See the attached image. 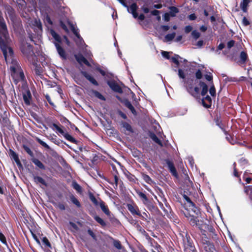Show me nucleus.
I'll return each mask as SVG.
<instances>
[{
  "mask_svg": "<svg viewBox=\"0 0 252 252\" xmlns=\"http://www.w3.org/2000/svg\"><path fill=\"white\" fill-rule=\"evenodd\" d=\"M82 73L83 76L93 85L96 86H98L99 84L96 80L87 72L83 71L82 72Z\"/></svg>",
  "mask_w": 252,
  "mask_h": 252,
  "instance_id": "24",
  "label": "nucleus"
},
{
  "mask_svg": "<svg viewBox=\"0 0 252 252\" xmlns=\"http://www.w3.org/2000/svg\"><path fill=\"white\" fill-rule=\"evenodd\" d=\"M180 58V56L178 55H176L174 57H172L171 59L172 62H173L177 65H179L180 64L178 59Z\"/></svg>",
  "mask_w": 252,
  "mask_h": 252,
  "instance_id": "57",
  "label": "nucleus"
},
{
  "mask_svg": "<svg viewBox=\"0 0 252 252\" xmlns=\"http://www.w3.org/2000/svg\"><path fill=\"white\" fill-rule=\"evenodd\" d=\"M36 140L39 144H40L41 145H42L43 147H44L46 149H48V150L50 149V146L47 143H46L45 142H44L43 141L41 140L40 138H37Z\"/></svg>",
  "mask_w": 252,
  "mask_h": 252,
  "instance_id": "50",
  "label": "nucleus"
},
{
  "mask_svg": "<svg viewBox=\"0 0 252 252\" xmlns=\"http://www.w3.org/2000/svg\"><path fill=\"white\" fill-rule=\"evenodd\" d=\"M0 48L3 55L6 56L7 40L9 38V34L6 25L2 16V13H0Z\"/></svg>",
  "mask_w": 252,
  "mask_h": 252,
  "instance_id": "2",
  "label": "nucleus"
},
{
  "mask_svg": "<svg viewBox=\"0 0 252 252\" xmlns=\"http://www.w3.org/2000/svg\"><path fill=\"white\" fill-rule=\"evenodd\" d=\"M69 199L71 202L74 205H75L77 207L80 208L81 207L80 202L74 195L71 194L69 196Z\"/></svg>",
  "mask_w": 252,
  "mask_h": 252,
  "instance_id": "36",
  "label": "nucleus"
},
{
  "mask_svg": "<svg viewBox=\"0 0 252 252\" xmlns=\"http://www.w3.org/2000/svg\"><path fill=\"white\" fill-rule=\"evenodd\" d=\"M183 213L185 217H186L187 218H188V220H189L191 218V216H192L193 215V214H192L190 211H189L187 209L185 212L183 211Z\"/></svg>",
  "mask_w": 252,
  "mask_h": 252,
  "instance_id": "61",
  "label": "nucleus"
},
{
  "mask_svg": "<svg viewBox=\"0 0 252 252\" xmlns=\"http://www.w3.org/2000/svg\"><path fill=\"white\" fill-rule=\"evenodd\" d=\"M113 245L118 250H121L122 249V246L121 244L120 241L119 240H113Z\"/></svg>",
  "mask_w": 252,
  "mask_h": 252,
  "instance_id": "56",
  "label": "nucleus"
},
{
  "mask_svg": "<svg viewBox=\"0 0 252 252\" xmlns=\"http://www.w3.org/2000/svg\"><path fill=\"white\" fill-rule=\"evenodd\" d=\"M11 74L15 84H17L19 82H26L25 74L22 68L19 69V70L16 71L15 72L11 71Z\"/></svg>",
  "mask_w": 252,
  "mask_h": 252,
  "instance_id": "7",
  "label": "nucleus"
},
{
  "mask_svg": "<svg viewBox=\"0 0 252 252\" xmlns=\"http://www.w3.org/2000/svg\"><path fill=\"white\" fill-rule=\"evenodd\" d=\"M75 58L79 64L84 63L88 66H91L90 63L81 54L75 55Z\"/></svg>",
  "mask_w": 252,
  "mask_h": 252,
  "instance_id": "15",
  "label": "nucleus"
},
{
  "mask_svg": "<svg viewBox=\"0 0 252 252\" xmlns=\"http://www.w3.org/2000/svg\"><path fill=\"white\" fill-rule=\"evenodd\" d=\"M210 241L208 240V238L207 236H203L201 239V243L203 245L206 244L207 243H209Z\"/></svg>",
  "mask_w": 252,
  "mask_h": 252,
  "instance_id": "64",
  "label": "nucleus"
},
{
  "mask_svg": "<svg viewBox=\"0 0 252 252\" xmlns=\"http://www.w3.org/2000/svg\"><path fill=\"white\" fill-rule=\"evenodd\" d=\"M183 198L189 204V209H191V212L196 215H198L200 213V210L198 207H197L195 204L191 200L190 198L186 194L183 195Z\"/></svg>",
  "mask_w": 252,
  "mask_h": 252,
  "instance_id": "9",
  "label": "nucleus"
},
{
  "mask_svg": "<svg viewBox=\"0 0 252 252\" xmlns=\"http://www.w3.org/2000/svg\"><path fill=\"white\" fill-rule=\"evenodd\" d=\"M137 195L140 197L142 203L147 207L150 210H155L156 207L154 205L152 201L149 199L147 195L140 190L136 191Z\"/></svg>",
  "mask_w": 252,
  "mask_h": 252,
  "instance_id": "5",
  "label": "nucleus"
},
{
  "mask_svg": "<svg viewBox=\"0 0 252 252\" xmlns=\"http://www.w3.org/2000/svg\"><path fill=\"white\" fill-rule=\"evenodd\" d=\"M50 140L52 142L57 145H59L61 143L63 142L62 140L59 139H57V137L55 135H54V137H52Z\"/></svg>",
  "mask_w": 252,
  "mask_h": 252,
  "instance_id": "53",
  "label": "nucleus"
},
{
  "mask_svg": "<svg viewBox=\"0 0 252 252\" xmlns=\"http://www.w3.org/2000/svg\"><path fill=\"white\" fill-rule=\"evenodd\" d=\"M214 121L216 123V125L218 126L222 130L223 132L226 130L224 128V126L220 120V116H217V117L214 119Z\"/></svg>",
  "mask_w": 252,
  "mask_h": 252,
  "instance_id": "34",
  "label": "nucleus"
},
{
  "mask_svg": "<svg viewBox=\"0 0 252 252\" xmlns=\"http://www.w3.org/2000/svg\"><path fill=\"white\" fill-rule=\"evenodd\" d=\"M31 161L39 169L41 170H45L46 169L45 166L43 163L37 158H33L31 159Z\"/></svg>",
  "mask_w": 252,
  "mask_h": 252,
  "instance_id": "29",
  "label": "nucleus"
},
{
  "mask_svg": "<svg viewBox=\"0 0 252 252\" xmlns=\"http://www.w3.org/2000/svg\"><path fill=\"white\" fill-rule=\"evenodd\" d=\"M244 191L246 196H247L250 201L252 200V186H244Z\"/></svg>",
  "mask_w": 252,
  "mask_h": 252,
  "instance_id": "25",
  "label": "nucleus"
},
{
  "mask_svg": "<svg viewBox=\"0 0 252 252\" xmlns=\"http://www.w3.org/2000/svg\"><path fill=\"white\" fill-rule=\"evenodd\" d=\"M170 11L168 13L171 17H174L176 16V14L179 12V9L175 6H170L169 7Z\"/></svg>",
  "mask_w": 252,
  "mask_h": 252,
  "instance_id": "40",
  "label": "nucleus"
},
{
  "mask_svg": "<svg viewBox=\"0 0 252 252\" xmlns=\"http://www.w3.org/2000/svg\"><path fill=\"white\" fill-rule=\"evenodd\" d=\"M33 179L34 182L37 184L40 183L46 187L48 186V184L45 180L40 176L33 175Z\"/></svg>",
  "mask_w": 252,
  "mask_h": 252,
  "instance_id": "27",
  "label": "nucleus"
},
{
  "mask_svg": "<svg viewBox=\"0 0 252 252\" xmlns=\"http://www.w3.org/2000/svg\"><path fill=\"white\" fill-rule=\"evenodd\" d=\"M71 30L72 32L74 33V34L78 38L80 39L81 38L78 30L75 29L74 26L71 24L70 26Z\"/></svg>",
  "mask_w": 252,
  "mask_h": 252,
  "instance_id": "52",
  "label": "nucleus"
},
{
  "mask_svg": "<svg viewBox=\"0 0 252 252\" xmlns=\"http://www.w3.org/2000/svg\"><path fill=\"white\" fill-rule=\"evenodd\" d=\"M250 1V0H243L241 2L240 7L244 12H247V7Z\"/></svg>",
  "mask_w": 252,
  "mask_h": 252,
  "instance_id": "37",
  "label": "nucleus"
},
{
  "mask_svg": "<svg viewBox=\"0 0 252 252\" xmlns=\"http://www.w3.org/2000/svg\"><path fill=\"white\" fill-rule=\"evenodd\" d=\"M107 85L115 92L122 94L123 91L121 87L114 80L107 81Z\"/></svg>",
  "mask_w": 252,
  "mask_h": 252,
  "instance_id": "10",
  "label": "nucleus"
},
{
  "mask_svg": "<svg viewBox=\"0 0 252 252\" xmlns=\"http://www.w3.org/2000/svg\"><path fill=\"white\" fill-rule=\"evenodd\" d=\"M11 65L10 66V69L11 72H15L16 71L19 70V69L21 68V65H20L18 62L14 59H11Z\"/></svg>",
  "mask_w": 252,
  "mask_h": 252,
  "instance_id": "17",
  "label": "nucleus"
},
{
  "mask_svg": "<svg viewBox=\"0 0 252 252\" xmlns=\"http://www.w3.org/2000/svg\"><path fill=\"white\" fill-rule=\"evenodd\" d=\"M191 35L195 40L197 39L200 36V33L196 30H194L191 32Z\"/></svg>",
  "mask_w": 252,
  "mask_h": 252,
  "instance_id": "59",
  "label": "nucleus"
},
{
  "mask_svg": "<svg viewBox=\"0 0 252 252\" xmlns=\"http://www.w3.org/2000/svg\"><path fill=\"white\" fill-rule=\"evenodd\" d=\"M31 99L32 94L30 91L28 89L26 91V93L23 94V99L25 103L27 105H30Z\"/></svg>",
  "mask_w": 252,
  "mask_h": 252,
  "instance_id": "22",
  "label": "nucleus"
},
{
  "mask_svg": "<svg viewBox=\"0 0 252 252\" xmlns=\"http://www.w3.org/2000/svg\"><path fill=\"white\" fill-rule=\"evenodd\" d=\"M33 26L35 27L34 31L38 34L42 32V24L39 20H35L34 21Z\"/></svg>",
  "mask_w": 252,
  "mask_h": 252,
  "instance_id": "23",
  "label": "nucleus"
},
{
  "mask_svg": "<svg viewBox=\"0 0 252 252\" xmlns=\"http://www.w3.org/2000/svg\"><path fill=\"white\" fill-rule=\"evenodd\" d=\"M37 59H36L35 63H31L33 64L35 66L34 71V72H35V74H36V75L40 76V75H42V68H41V66H40V65H38L37 64Z\"/></svg>",
  "mask_w": 252,
  "mask_h": 252,
  "instance_id": "33",
  "label": "nucleus"
},
{
  "mask_svg": "<svg viewBox=\"0 0 252 252\" xmlns=\"http://www.w3.org/2000/svg\"><path fill=\"white\" fill-rule=\"evenodd\" d=\"M189 223L192 226H199L201 224L199 223L200 221L198 218V217L194 216H191V218L188 220Z\"/></svg>",
  "mask_w": 252,
  "mask_h": 252,
  "instance_id": "26",
  "label": "nucleus"
},
{
  "mask_svg": "<svg viewBox=\"0 0 252 252\" xmlns=\"http://www.w3.org/2000/svg\"><path fill=\"white\" fill-rule=\"evenodd\" d=\"M124 104L126 107L130 110L134 116L137 115V114L136 110L129 100L126 99L124 102Z\"/></svg>",
  "mask_w": 252,
  "mask_h": 252,
  "instance_id": "31",
  "label": "nucleus"
},
{
  "mask_svg": "<svg viewBox=\"0 0 252 252\" xmlns=\"http://www.w3.org/2000/svg\"><path fill=\"white\" fill-rule=\"evenodd\" d=\"M203 226H204V228L206 229V232L208 231L210 233V236L212 237V238L214 239L216 238L217 234L216 233V230L213 226L205 223H203Z\"/></svg>",
  "mask_w": 252,
  "mask_h": 252,
  "instance_id": "13",
  "label": "nucleus"
},
{
  "mask_svg": "<svg viewBox=\"0 0 252 252\" xmlns=\"http://www.w3.org/2000/svg\"><path fill=\"white\" fill-rule=\"evenodd\" d=\"M51 34L55 40L57 42V43L60 44V43L62 42L61 36L53 30L51 31Z\"/></svg>",
  "mask_w": 252,
  "mask_h": 252,
  "instance_id": "38",
  "label": "nucleus"
},
{
  "mask_svg": "<svg viewBox=\"0 0 252 252\" xmlns=\"http://www.w3.org/2000/svg\"><path fill=\"white\" fill-rule=\"evenodd\" d=\"M149 136L155 143L161 147L163 146L162 141L157 137L155 133L153 132H150Z\"/></svg>",
  "mask_w": 252,
  "mask_h": 252,
  "instance_id": "32",
  "label": "nucleus"
},
{
  "mask_svg": "<svg viewBox=\"0 0 252 252\" xmlns=\"http://www.w3.org/2000/svg\"><path fill=\"white\" fill-rule=\"evenodd\" d=\"M134 221V226L136 229L140 232L141 234L146 236L147 239L150 240H153L150 237L148 233L142 228V227L139 224L137 220H133Z\"/></svg>",
  "mask_w": 252,
  "mask_h": 252,
  "instance_id": "14",
  "label": "nucleus"
},
{
  "mask_svg": "<svg viewBox=\"0 0 252 252\" xmlns=\"http://www.w3.org/2000/svg\"><path fill=\"white\" fill-rule=\"evenodd\" d=\"M165 162L168 166L170 172L172 174V175H173L175 177H177L178 174L173 162L168 159H165Z\"/></svg>",
  "mask_w": 252,
  "mask_h": 252,
  "instance_id": "12",
  "label": "nucleus"
},
{
  "mask_svg": "<svg viewBox=\"0 0 252 252\" xmlns=\"http://www.w3.org/2000/svg\"><path fill=\"white\" fill-rule=\"evenodd\" d=\"M198 228L200 230L201 233L203 236H207L206 235V230L204 228V226H203V223L201 224Z\"/></svg>",
  "mask_w": 252,
  "mask_h": 252,
  "instance_id": "62",
  "label": "nucleus"
},
{
  "mask_svg": "<svg viewBox=\"0 0 252 252\" xmlns=\"http://www.w3.org/2000/svg\"><path fill=\"white\" fill-rule=\"evenodd\" d=\"M72 187L78 192L81 193L82 192V187L76 182H73Z\"/></svg>",
  "mask_w": 252,
  "mask_h": 252,
  "instance_id": "46",
  "label": "nucleus"
},
{
  "mask_svg": "<svg viewBox=\"0 0 252 252\" xmlns=\"http://www.w3.org/2000/svg\"><path fill=\"white\" fill-rule=\"evenodd\" d=\"M166 215L171 221L176 223H179V219H178L177 216L175 215L173 212H170L169 213H167Z\"/></svg>",
  "mask_w": 252,
  "mask_h": 252,
  "instance_id": "35",
  "label": "nucleus"
},
{
  "mask_svg": "<svg viewBox=\"0 0 252 252\" xmlns=\"http://www.w3.org/2000/svg\"><path fill=\"white\" fill-rule=\"evenodd\" d=\"M99 199H100V202H99V204L98 205H99V206L101 208V209L103 212V213H105V214L106 215H107V216H110L111 212H110L109 208H108V206L105 205V202L103 200H102L100 198H99Z\"/></svg>",
  "mask_w": 252,
  "mask_h": 252,
  "instance_id": "19",
  "label": "nucleus"
},
{
  "mask_svg": "<svg viewBox=\"0 0 252 252\" xmlns=\"http://www.w3.org/2000/svg\"><path fill=\"white\" fill-rule=\"evenodd\" d=\"M202 105L206 108H210L212 105V98L210 96L207 95L205 97H203L202 99Z\"/></svg>",
  "mask_w": 252,
  "mask_h": 252,
  "instance_id": "18",
  "label": "nucleus"
},
{
  "mask_svg": "<svg viewBox=\"0 0 252 252\" xmlns=\"http://www.w3.org/2000/svg\"><path fill=\"white\" fill-rule=\"evenodd\" d=\"M126 207L133 216H138L144 220V218L141 215L139 208L135 203L132 202V203H128L126 204Z\"/></svg>",
  "mask_w": 252,
  "mask_h": 252,
  "instance_id": "8",
  "label": "nucleus"
},
{
  "mask_svg": "<svg viewBox=\"0 0 252 252\" xmlns=\"http://www.w3.org/2000/svg\"><path fill=\"white\" fill-rule=\"evenodd\" d=\"M94 220L99 223L102 226H105L106 225V223L105 222V221L102 219L101 218H100L98 216H95L94 217Z\"/></svg>",
  "mask_w": 252,
  "mask_h": 252,
  "instance_id": "45",
  "label": "nucleus"
},
{
  "mask_svg": "<svg viewBox=\"0 0 252 252\" xmlns=\"http://www.w3.org/2000/svg\"><path fill=\"white\" fill-rule=\"evenodd\" d=\"M176 33L173 32L171 33L167 34L165 36V39L167 41H172L175 37Z\"/></svg>",
  "mask_w": 252,
  "mask_h": 252,
  "instance_id": "51",
  "label": "nucleus"
},
{
  "mask_svg": "<svg viewBox=\"0 0 252 252\" xmlns=\"http://www.w3.org/2000/svg\"><path fill=\"white\" fill-rule=\"evenodd\" d=\"M211 85H212L209 89V93L212 96H216V89L214 85V84Z\"/></svg>",
  "mask_w": 252,
  "mask_h": 252,
  "instance_id": "58",
  "label": "nucleus"
},
{
  "mask_svg": "<svg viewBox=\"0 0 252 252\" xmlns=\"http://www.w3.org/2000/svg\"><path fill=\"white\" fill-rule=\"evenodd\" d=\"M20 49L23 55L27 59L30 63H35L36 59H37V57L34 53L32 45L27 41H23L21 43Z\"/></svg>",
  "mask_w": 252,
  "mask_h": 252,
  "instance_id": "3",
  "label": "nucleus"
},
{
  "mask_svg": "<svg viewBox=\"0 0 252 252\" xmlns=\"http://www.w3.org/2000/svg\"><path fill=\"white\" fill-rule=\"evenodd\" d=\"M142 179L144 180V181L146 182L147 184L149 185H152V184L154 183V181L152 180L151 177L146 174H145L144 173H142Z\"/></svg>",
  "mask_w": 252,
  "mask_h": 252,
  "instance_id": "41",
  "label": "nucleus"
},
{
  "mask_svg": "<svg viewBox=\"0 0 252 252\" xmlns=\"http://www.w3.org/2000/svg\"><path fill=\"white\" fill-rule=\"evenodd\" d=\"M202 246L204 250L206 252H214L215 249L214 244L210 242L203 245Z\"/></svg>",
  "mask_w": 252,
  "mask_h": 252,
  "instance_id": "30",
  "label": "nucleus"
},
{
  "mask_svg": "<svg viewBox=\"0 0 252 252\" xmlns=\"http://www.w3.org/2000/svg\"><path fill=\"white\" fill-rule=\"evenodd\" d=\"M239 58L240 59L238 63L240 64H245L248 59V56L247 53L245 51H242L240 53Z\"/></svg>",
  "mask_w": 252,
  "mask_h": 252,
  "instance_id": "28",
  "label": "nucleus"
},
{
  "mask_svg": "<svg viewBox=\"0 0 252 252\" xmlns=\"http://www.w3.org/2000/svg\"><path fill=\"white\" fill-rule=\"evenodd\" d=\"M204 77L207 81L210 82L211 84H213V77L211 73L209 72V74H205Z\"/></svg>",
  "mask_w": 252,
  "mask_h": 252,
  "instance_id": "54",
  "label": "nucleus"
},
{
  "mask_svg": "<svg viewBox=\"0 0 252 252\" xmlns=\"http://www.w3.org/2000/svg\"><path fill=\"white\" fill-rule=\"evenodd\" d=\"M89 198L91 200V201L93 203V204L95 206H97L98 205L99 203L98 202V201L96 199V198L95 197V196H94V194L92 192H89Z\"/></svg>",
  "mask_w": 252,
  "mask_h": 252,
  "instance_id": "42",
  "label": "nucleus"
},
{
  "mask_svg": "<svg viewBox=\"0 0 252 252\" xmlns=\"http://www.w3.org/2000/svg\"><path fill=\"white\" fill-rule=\"evenodd\" d=\"M9 155L10 158L13 159L19 168H22L23 166L19 158L18 155L12 149L9 150Z\"/></svg>",
  "mask_w": 252,
  "mask_h": 252,
  "instance_id": "11",
  "label": "nucleus"
},
{
  "mask_svg": "<svg viewBox=\"0 0 252 252\" xmlns=\"http://www.w3.org/2000/svg\"><path fill=\"white\" fill-rule=\"evenodd\" d=\"M23 148L24 149V150L31 157L34 158V154L32 151L31 150V149L27 145H23L22 146Z\"/></svg>",
  "mask_w": 252,
  "mask_h": 252,
  "instance_id": "47",
  "label": "nucleus"
},
{
  "mask_svg": "<svg viewBox=\"0 0 252 252\" xmlns=\"http://www.w3.org/2000/svg\"><path fill=\"white\" fill-rule=\"evenodd\" d=\"M122 126L123 127L125 128V129L130 132H133V129L132 128L130 124L126 122H122Z\"/></svg>",
  "mask_w": 252,
  "mask_h": 252,
  "instance_id": "44",
  "label": "nucleus"
},
{
  "mask_svg": "<svg viewBox=\"0 0 252 252\" xmlns=\"http://www.w3.org/2000/svg\"><path fill=\"white\" fill-rule=\"evenodd\" d=\"M5 11L11 20H14L15 19V11L11 6L9 5H6L5 7Z\"/></svg>",
  "mask_w": 252,
  "mask_h": 252,
  "instance_id": "16",
  "label": "nucleus"
},
{
  "mask_svg": "<svg viewBox=\"0 0 252 252\" xmlns=\"http://www.w3.org/2000/svg\"><path fill=\"white\" fill-rule=\"evenodd\" d=\"M5 60L6 63L8 62V60L10 58V59H12L14 56V52L12 48L8 46V41H7V48H6V56H5L3 55Z\"/></svg>",
  "mask_w": 252,
  "mask_h": 252,
  "instance_id": "21",
  "label": "nucleus"
},
{
  "mask_svg": "<svg viewBox=\"0 0 252 252\" xmlns=\"http://www.w3.org/2000/svg\"><path fill=\"white\" fill-rule=\"evenodd\" d=\"M42 242L43 245L44 246V247L45 248L52 249L51 244L46 237H44L42 238Z\"/></svg>",
  "mask_w": 252,
  "mask_h": 252,
  "instance_id": "43",
  "label": "nucleus"
},
{
  "mask_svg": "<svg viewBox=\"0 0 252 252\" xmlns=\"http://www.w3.org/2000/svg\"><path fill=\"white\" fill-rule=\"evenodd\" d=\"M239 144L241 146H244L248 149L252 148V144L249 143L246 141H243V142H239Z\"/></svg>",
  "mask_w": 252,
  "mask_h": 252,
  "instance_id": "60",
  "label": "nucleus"
},
{
  "mask_svg": "<svg viewBox=\"0 0 252 252\" xmlns=\"http://www.w3.org/2000/svg\"><path fill=\"white\" fill-rule=\"evenodd\" d=\"M194 76L195 80L194 84H198V86L202 88V90L200 93L199 88L197 86L193 87L192 84H189L187 88L188 92L195 98H198L200 97V94L202 96H205L208 91V87L207 85L203 81L200 80L202 78L203 75L200 69L196 70Z\"/></svg>",
  "mask_w": 252,
  "mask_h": 252,
  "instance_id": "1",
  "label": "nucleus"
},
{
  "mask_svg": "<svg viewBox=\"0 0 252 252\" xmlns=\"http://www.w3.org/2000/svg\"><path fill=\"white\" fill-rule=\"evenodd\" d=\"M224 134L226 136V140L231 144L234 145L235 143V140L234 139L233 137L230 134L228 133V131L225 130L223 131Z\"/></svg>",
  "mask_w": 252,
  "mask_h": 252,
  "instance_id": "39",
  "label": "nucleus"
},
{
  "mask_svg": "<svg viewBox=\"0 0 252 252\" xmlns=\"http://www.w3.org/2000/svg\"><path fill=\"white\" fill-rule=\"evenodd\" d=\"M114 188L115 189H116L117 188V187H118V186L119 179V177H118V176L116 174L114 175Z\"/></svg>",
  "mask_w": 252,
  "mask_h": 252,
  "instance_id": "63",
  "label": "nucleus"
},
{
  "mask_svg": "<svg viewBox=\"0 0 252 252\" xmlns=\"http://www.w3.org/2000/svg\"><path fill=\"white\" fill-rule=\"evenodd\" d=\"M52 126L56 128V129L61 133L64 138L68 140V141L74 143L76 145H78L79 141L72 137L68 132H65L58 125L53 123Z\"/></svg>",
  "mask_w": 252,
  "mask_h": 252,
  "instance_id": "6",
  "label": "nucleus"
},
{
  "mask_svg": "<svg viewBox=\"0 0 252 252\" xmlns=\"http://www.w3.org/2000/svg\"><path fill=\"white\" fill-rule=\"evenodd\" d=\"M138 9V6L136 3H133L130 5V7L129 8V11H128L129 13H132V12H135L137 11V10Z\"/></svg>",
  "mask_w": 252,
  "mask_h": 252,
  "instance_id": "49",
  "label": "nucleus"
},
{
  "mask_svg": "<svg viewBox=\"0 0 252 252\" xmlns=\"http://www.w3.org/2000/svg\"><path fill=\"white\" fill-rule=\"evenodd\" d=\"M93 94L95 97H97L99 99L104 101L106 100L105 97L98 91L95 90L93 91Z\"/></svg>",
  "mask_w": 252,
  "mask_h": 252,
  "instance_id": "48",
  "label": "nucleus"
},
{
  "mask_svg": "<svg viewBox=\"0 0 252 252\" xmlns=\"http://www.w3.org/2000/svg\"><path fill=\"white\" fill-rule=\"evenodd\" d=\"M58 54L63 59H66V55L63 48L59 43H55Z\"/></svg>",
  "mask_w": 252,
  "mask_h": 252,
  "instance_id": "20",
  "label": "nucleus"
},
{
  "mask_svg": "<svg viewBox=\"0 0 252 252\" xmlns=\"http://www.w3.org/2000/svg\"><path fill=\"white\" fill-rule=\"evenodd\" d=\"M0 241L4 245L8 247V244L6 241V238L3 234L0 231Z\"/></svg>",
  "mask_w": 252,
  "mask_h": 252,
  "instance_id": "55",
  "label": "nucleus"
},
{
  "mask_svg": "<svg viewBox=\"0 0 252 252\" xmlns=\"http://www.w3.org/2000/svg\"><path fill=\"white\" fill-rule=\"evenodd\" d=\"M182 235V243L184 252H197L194 243L189 234L186 232Z\"/></svg>",
  "mask_w": 252,
  "mask_h": 252,
  "instance_id": "4",
  "label": "nucleus"
}]
</instances>
